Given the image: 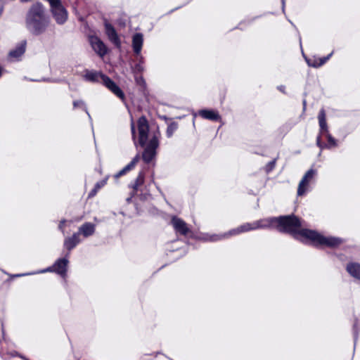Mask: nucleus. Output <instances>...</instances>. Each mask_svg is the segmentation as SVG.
Instances as JSON below:
<instances>
[{
  "label": "nucleus",
  "mask_w": 360,
  "mask_h": 360,
  "mask_svg": "<svg viewBox=\"0 0 360 360\" xmlns=\"http://www.w3.org/2000/svg\"><path fill=\"white\" fill-rule=\"evenodd\" d=\"M271 227H276L281 232L289 233L298 240H309L316 245H326L329 248H335L343 242V240L340 238L326 237L314 230L307 229H300L302 227L301 221L293 214L270 217L259 219L252 223H245L223 234H206L202 237V239L205 241L215 242L240 233Z\"/></svg>",
  "instance_id": "1"
},
{
  "label": "nucleus",
  "mask_w": 360,
  "mask_h": 360,
  "mask_svg": "<svg viewBox=\"0 0 360 360\" xmlns=\"http://www.w3.org/2000/svg\"><path fill=\"white\" fill-rule=\"evenodd\" d=\"M49 17L46 8L41 2L33 4L29 8L25 17V26L34 35H40L45 32L49 25Z\"/></svg>",
  "instance_id": "2"
},
{
  "label": "nucleus",
  "mask_w": 360,
  "mask_h": 360,
  "mask_svg": "<svg viewBox=\"0 0 360 360\" xmlns=\"http://www.w3.org/2000/svg\"><path fill=\"white\" fill-rule=\"evenodd\" d=\"M83 78L86 82L92 83H102L116 96L120 98L122 101H124L125 95L122 90L108 76L103 74L101 72L85 69L84 70Z\"/></svg>",
  "instance_id": "3"
},
{
  "label": "nucleus",
  "mask_w": 360,
  "mask_h": 360,
  "mask_svg": "<svg viewBox=\"0 0 360 360\" xmlns=\"http://www.w3.org/2000/svg\"><path fill=\"white\" fill-rule=\"evenodd\" d=\"M158 146V137L156 135H154L149 141L142 154L143 160L146 163H150L155 158L156 155V149Z\"/></svg>",
  "instance_id": "4"
},
{
  "label": "nucleus",
  "mask_w": 360,
  "mask_h": 360,
  "mask_svg": "<svg viewBox=\"0 0 360 360\" xmlns=\"http://www.w3.org/2000/svg\"><path fill=\"white\" fill-rule=\"evenodd\" d=\"M139 130V143L141 147L146 146L149 132V124L145 116L139 117L137 122Z\"/></svg>",
  "instance_id": "5"
},
{
  "label": "nucleus",
  "mask_w": 360,
  "mask_h": 360,
  "mask_svg": "<svg viewBox=\"0 0 360 360\" xmlns=\"http://www.w3.org/2000/svg\"><path fill=\"white\" fill-rule=\"evenodd\" d=\"M316 170L309 169L301 179L297 188V195L302 196L309 191V185L316 174Z\"/></svg>",
  "instance_id": "6"
},
{
  "label": "nucleus",
  "mask_w": 360,
  "mask_h": 360,
  "mask_svg": "<svg viewBox=\"0 0 360 360\" xmlns=\"http://www.w3.org/2000/svg\"><path fill=\"white\" fill-rule=\"evenodd\" d=\"M68 264V259H58L55 262L52 266L41 271V272L53 271L59 274L62 277H65L66 276Z\"/></svg>",
  "instance_id": "7"
},
{
  "label": "nucleus",
  "mask_w": 360,
  "mask_h": 360,
  "mask_svg": "<svg viewBox=\"0 0 360 360\" xmlns=\"http://www.w3.org/2000/svg\"><path fill=\"white\" fill-rule=\"evenodd\" d=\"M51 12L58 24L63 25L67 21L68 13L62 4L51 8Z\"/></svg>",
  "instance_id": "8"
},
{
  "label": "nucleus",
  "mask_w": 360,
  "mask_h": 360,
  "mask_svg": "<svg viewBox=\"0 0 360 360\" xmlns=\"http://www.w3.org/2000/svg\"><path fill=\"white\" fill-rule=\"evenodd\" d=\"M89 41L94 51L101 57H103L108 52L105 44L96 36H90Z\"/></svg>",
  "instance_id": "9"
},
{
  "label": "nucleus",
  "mask_w": 360,
  "mask_h": 360,
  "mask_svg": "<svg viewBox=\"0 0 360 360\" xmlns=\"http://www.w3.org/2000/svg\"><path fill=\"white\" fill-rule=\"evenodd\" d=\"M171 222L176 233L186 236L190 231L186 223L177 217H173Z\"/></svg>",
  "instance_id": "10"
},
{
  "label": "nucleus",
  "mask_w": 360,
  "mask_h": 360,
  "mask_svg": "<svg viewBox=\"0 0 360 360\" xmlns=\"http://www.w3.org/2000/svg\"><path fill=\"white\" fill-rule=\"evenodd\" d=\"M105 33L109 40L117 47H121V41L113 26L109 23L105 24Z\"/></svg>",
  "instance_id": "11"
},
{
  "label": "nucleus",
  "mask_w": 360,
  "mask_h": 360,
  "mask_svg": "<svg viewBox=\"0 0 360 360\" xmlns=\"http://www.w3.org/2000/svg\"><path fill=\"white\" fill-rule=\"evenodd\" d=\"M26 41H22L19 44L16 46V47L14 49L11 50L9 52V58L18 60L19 58L24 54L26 49Z\"/></svg>",
  "instance_id": "12"
},
{
  "label": "nucleus",
  "mask_w": 360,
  "mask_h": 360,
  "mask_svg": "<svg viewBox=\"0 0 360 360\" xmlns=\"http://www.w3.org/2000/svg\"><path fill=\"white\" fill-rule=\"evenodd\" d=\"M143 44V36L141 33H136L132 37V48L135 55H139L141 52Z\"/></svg>",
  "instance_id": "13"
},
{
  "label": "nucleus",
  "mask_w": 360,
  "mask_h": 360,
  "mask_svg": "<svg viewBox=\"0 0 360 360\" xmlns=\"http://www.w3.org/2000/svg\"><path fill=\"white\" fill-rule=\"evenodd\" d=\"M95 232V225L90 222H86L82 224L79 229L77 233L79 236L83 235L84 237L87 238L89 236H92Z\"/></svg>",
  "instance_id": "14"
},
{
  "label": "nucleus",
  "mask_w": 360,
  "mask_h": 360,
  "mask_svg": "<svg viewBox=\"0 0 360 360\" xmlns=\"http://www.w3.org/2000/svg\"><path fill=\"white\" fill-rule=\"evenodd\" d=\"M79 233H75L71 237L66 238L64 240V247L69 251L74 249L79 243Z\"/></svg>",
  "instance_id": "15"
},
{
  "label": "nucleus",
  "mask_w": 360,
  "mask_h": 360,
  "mask_svg": "<svg viewBox=\"0 0 360 360\" xmlns=\"http://www.w3.org/2000/svg\"><path fill=\"white\" fill-rule=\"evenodd\" d=\"M333 52L329 53L327 56L321 58H305L307 65L313 68H319L326 63L329 58L332 56Z\"/></svg>",
  "instance_id": "16"
},
{
  "label": "nucleus",
  "mask_w": 360,
  "mask_h": 360,
  "mask_svg": "<svg viewBox=\"0 0 360 360\" xmlns=\"http://www.w3.org/2000/svg\"><path fill=\"white\" fill-rule=\"evenodd\" d=\"M318 120L320 127V131L319 134L323 135L326 134L328 131V125L326 123V112L324 109H321L319 111V115H318Z\"/></svg>",
  "instance_id": "17"
},
{
  "label": "nucleus",
  "mask_w": 360,
  "mask_h": 360,
  "mask_svg": "<svg viewBox=\"0 0 360 360\" xmlns=\"http://www.w3.org/2000/svg\"><path fill=\"white\" fill-rule=\"evenodd\" d=\"M139 160V155H136L128 165H127L122 169H121L120 172H118L114 175L115 179H118L121 176L124 175L128 172L131 170L135 167Z\"/></svg>",
  "instance_id": "18"
},
{
  "label": "nucleus",
  "mask_w": 360,
  "mask_h": 360,
  "mask_svg": "<svg viewBox=\"0 0 360 360\" xmlns=\"http://www.w3.org/2000/svg\"><path fill=\"white\" fill-rule=\"evenodd\" d=\"M199 115L204 119L212 121H217L220 119L219 113L213 110H201L199 111Z\"/></svg>",
  "instance_id": "19"
},
{
  "label": "nucleus",
  "mask_w": 360,
  "mask_h": 360,
  "mask_svg": "<svg viewBox=\"0 0 360 360\" xmlns=\"http://www.w3.org/2000/svg\"><path fill=\"white\" fill-rule=\"evenodd\" d=\"M347 271L352 277L360 280V264L349 263L347 265Z\"/></svg>",
  "instance_id": "20"
},
{
  "label": "nucleus",
  "mask_w": 360,
  "mask_h": 360,
  "mask_svg": "<svg viewBox=\"0 0 360 360\" xmlns=\"http://www.w3.org/2000/svg\"><path fill=\"white\" fill-rule=\"evenodd\" d=\"M323 136H325L328 141V143L324 146L326 148L330 149L337 146L336 139L333 138L329 132H327Z\"/></svg>",
  "instance_id": "21"
},
{
  "label": "nucleus",
  "mask_w": 360,
  "mask_h": 360,
  "mask_svg": "<svg viewBox=\"0 0 360 360\" xmlns=\"http://www.w3.org/2000/svg\"><path fill=\"white\" fill-rule=\"evenodd\" d=\"M73 108H82L84 110V112L87 114L89 117L91 119V115L87 110V108H86V104L84 101H82V100L74 101H73Z\"/></svg>",
  "instance_id": "22"
},
{
  "label": "nucleus",
  "mask_w": 360,
  "mask_h": 360,
  "mask_svg": "<svg viewBox=\"0 0 360 360\" xmlns=\"http://www.w3.org/2000/svg\"><path fill=\"white\" fill-rule=\"evenodd\" d=\"M131 70L134 75H141L145 70L144 65L136 63L131 67Z\"/></svg>",
  "instance_id": "23"
},
{
  "label": "nucleus",
  "mask_w": 360,
  "mask_h": 360,
  "mask_svg": "<svg viewBox=\"0 0 360 360\" xmlns=\"http://www.w3.org/2000/svg\"><path fill=\"white\" fill-rule=\"evenodd\" d=\"M143 181H144V176L142 172H140L135 180L134 184L132 186L134 190L137 191L138 187L143 184Z\"/></svg>",
  "instance_id": "24"
},
{
  "label": "nucleus",
  "mask_w": 360,
  "mask_h": 360,
  "mask_svg": "<svg viewBox=\"0 0 360 360\" xmlns=\"http://www.w3.org/2000/svg\"><path fill=\"white\" fill-rule=\"evenodd\" d=\"M134 75V79H135V82L136 84L142 87V88H146V83L145 82V79H143V76L141 75Z\"/></svg>",
  "instance_id": "25"
},
{
  "label": "nucleus",
  "mask_w": 360,
  "mask_h": 360,
  "mask_svg": "<svg viewBox=\"0 0 360 360\" xmlns=\"http://www.w3.org/2000/svg\"><path fill=\"white\" fill-rule=\"evenodd\" d=\"M177 129V124L175 122H172L168 125L167 129V137H171L174 132Z\"/></svg>",
  "instance_id": "26"
},
{
  "label": "nucleus",
  "mask_w": 360,
  "mask_h": 360,
  "mask_svg": "<svg viewBox=\"0 0 360 360\" xmlns=\"http://www.w3.org/2000/svg\"><path fill=\"white\" fill-rule=\"evenodd\" d=\"M276 159H274L271 161H270L265 167V170L266 173H269L271 172L276 165Z\"/></svg>",
  "instance_id": "27"
},
{
  "label": "nucleus",
  "mask_w": 360,
  "mask_h": 360,
  "mask_svg": "<svg viewBox=\"0 0 360 360\" xmlns=\"http://www.w3.org/2000/svg\"><path fill=\"white\" fill-rule=\"evenodd\" d=\"M131 137L134 142V144L136 145L135 124H134L133 119H131Z\"/></svg>",
  "instance_id": "28"
},
{
  "label": "nucleus",
  "mask_w": 360,
  "mask_h": 360,
  "mask_svg": "<svg viewBox=\"0 0 360 360\" xmlns=\"http://www.w3.org/2000/svg\"><path fill=\"white\" fill-rule=\"evenodd\" d=\"M321 136H322L321 134H319V136H317V138H316V145L321 149H323V148H326V147L324 146L326 144L323 143L321 142Z\"/></svg>",
  "instance_id": "29"
},
{
  "label": "nucleus",
  "mask_w": 360,
  "mask_h": 360,
  "mask_svg": "<svg viewBox=\"0 0 360 360\" xmlns=\"http://www.w3.org/2000/svg\"><path fill=\"white\" fill-rule=\"evenodd\" d=\"M107 183V179H103L98 182H97L96 184H95V187L99 190L100 188H101L102 187H103Z\"/></svg>",
  "instance_id": "30"
},
{
  "label": "nucleus",
  "mask_w": 360,
  "mask_h": 360,
  "mask_svg": "<svg viewBox=\"0 0 360 360\" xmlns=\"http://www.w3.org/2000/svg\"><path fill=\"white\" fill-rule=\"evenodd\" d=\"M353 332H354V336L355 340L357 338L358 333H359V329L357 327V320H355L354 325H353Z\"/></svg>",
  "instance_id": "31"
},
{
  "label": "nucleus",
  "mask_w": 360,
  "mask_h": 360,
  "mask_svg": "<svg viewBox=\"0 0 360 360\" xmlns=\"http://www.w3.org/2000/svg\"><path fill=\"white\" fill-rule=\"evenodd\" d=\"M137 56V63L144 65L145 59L143 56L140 53L139 55H136Z\"/></svg>",
  "instance_id": "32"
},
{
  "label": "nucleus",
  "mask_w": 360,
  "mask_h": 360,
  "mask_svg": "<svg viewBox=\"0 0 360 360\" xmlns=\"http://www.w3.org/2000/svg\"><path fill=\"white\" fill-rule=\"evenodd\" d=\"M98 191V190L94 186V188L89 193V198H92L94 195H96V194L97 193Z\"/></svg>",
  "instance_id": "33"
},
{
  "label": "nucleus",
  "mask_w": 360,
  "mask_h": 360,
  "mask_svg": "<svg viewBox=\"0 0 360 360\" xmlns=\"http://www.w3.org/2000/svg\"><path fill=\"white\" fill-rule=\"evenodd\" d=\"M65 223V220H62V221H60L59 226H58V229L60 231H62L63 232V226H64Z\"/></svg>",
  "instance_id": "34"
},
{
  "label": "nucleus",
  "mask_w": 360,
  "mask_h": 360,
  "mask_svg": "<svg viewBox=\"0 0 360 360\" xmlns=\"http://www.w3.org/2000/svg\"><path fill=\"white\" fill-rule=\"evenodd\" d=\"M11 355L13 356H19L20 358L23 359L24 360H29L27 358H25V357H24V356H21V355L18 354V353L16 352H11Z\"/></svg>",
  "instance_id": "35"
},
{
  "label": "nucleus",
  "mask_w": 360,
  "mask_h": 360,
  "mask_svg": "<svg viewBox=\"0 0 360 360\" xmlns=\"http://www.w3.org/2000/svg\"><path fill=\"white\" fill-rule=\"evenodd\" d=\"M278 89L282 91L283 93H285V86H280L278 87Z\"/></svg>",
  "instance_id": "36"
},
{
  "label": "nucleus",
  "mask_w": 360,
  "mask_h": 360,
  "mask_svg": "<svg viewBox=\"0 0 360 360\" xmlns=\"http://www.w3.org/2000/svg\"><path fill=\"white\" fill-rule=\"evenodd\" d=\"M281 2H282V8H283V11H284V8H285V0H281Z\"/></svg>",
  "instance_id": "37"
},
{
  "label": "nucleus",
  "mask_w": 360,
  "mask_h": 360,
  "mask_svg": "<svg viewBox=\"0 0 360 360\" xmlns=\"http://www.w3.org/2000/svg\"><path fill=\"white\" fill-rule=\"evenodd\" d=\"M305 108H306V101H305V100H304V101H303V110H305Z\"/></svg>",
  "instance_id": "38"
},
{
  "label": "nucleus",
  "mask_w": 360,
  "mask_h": 360,
  "mask_svg": "<svg viewBox=\"0 0 360 360\" xmlns=\"http://www.w3.org/2000/svg\"><path fill=\"white\" fill-rule=\"evenodd\" d=\"M3 11H4V8L3 7H0V16L1 15V14L3 13Z\"/></svg>",
  "instance_id": "39"
},
{
  "label": "nucleus",
  "mask_w": 360,
  "mask_h": 360,
  "mask_svg": "<svg viewBox=\"0 0 360 360\" xmlns=\"http://www.w3.org/2000/svg\"><path fill=\"white\" fill-rule=\"evenodd\" d=\"M2 72H3V68L0 66V77L2 75Z\"/></svg>",
  "instance_id": "40"
},
{
  "label": "nucleus",
  "mask_w": 360,
  "mask_h": 360,
  "mask_svg": "<svg viewBox=\"0 0 360 360\" xmlns=\"http://www.w3.org/2000/svg\"><path fill=\"white\" fill-rule=\"evenodd\" d=\"M30 1V0H20V1H21V2H23V3H25V2H28V1Z\"/></svg>",
  "instance_id": "41"
}]
</instances>
